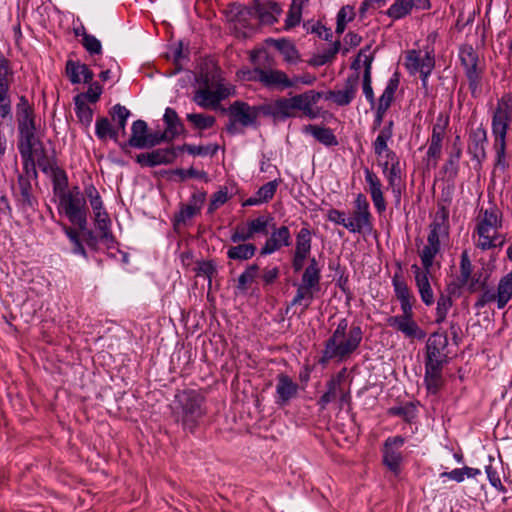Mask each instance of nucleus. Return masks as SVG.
Here are the masks:
<instances>
[{
	"label": "nucleus",
	"mask_w": 512,
	"mask_h": 512,
	"mask_svg": "<svg viewBox=\"0 0 512 512\" xmlns=\"http://www.w3.org/2000/svg\"><path fill=\"white\" fill-rule=\"evenodd\" d=\"M163 121L166 125L164 132L167 133L171 140L185 132L184 124L175 109L167 107L163 115Z\"/></svg>",
	"instance_id": "473e14b6"
},
{
	"label": "nucleus",
	"mask_w": 512,
	"mask_h": 512,
	"mask_svg": "<svg viewBox=\"0 0 512 512\" xmlns=\"http://www.w3.org/2000/svg\"><path fill=\"white\" fill-rule=\"evenodd\" d=\"M259 266L258 264L254 263L251 265H248L246 269L239 275L237 279V285L236 289L240 293H246L248 290V286L254 282L255 278L258 275Z\"/></svg>",
	"instance_id": "c03bdc74"
},
{
	"label": "nucleus",
	"mask_w": 512,
	"mask_h": 512,
	"mask_svg": "<svg viewBox=\"0 0 512 512\" xmlns=\"http://www.w3.org/2000/svg\"><path fill=\"white\" fill-rule=\"evenodd\" d=\"M487 133L483 128L475 129L470 135L468 145L469 152L477 161L481 162L486 158Z\"/></svg>",
	"instance_id": "cd10ccee"
},
{
	"label": "nucleus",
	"mask_w": 512,
	"mask_h": 512,
	"mask_svg": "<svg viewBox=\"0 0 512 512\" xmlns=\"http://www.w3.org/2000/svg\"><path fill=\"white\" fill-rule=\"evenodd\" d=\"M282 182V179H274L272 181L267 182L266 184L262 185L256 192L258 197L263 203H268L270 200L273 199L276 190L279 186V184Z\"/></svg>",
	"instance_id": "6e6d98bb"
},
{
	"label": "nucleus",
	"mask_w": 512,
	"mask_h": 512,
	"mask_svg": "<svg viewBox=\"0 0 512 512\" xmlns=\"http://www.w3.org/2000/svg\"><path fill=\"white\" fill-rule=\"evenodd\" d=\"M145 148H152L155 147L162 142H171V138L165 133L164 131H155V132H148L147 137L145 138Z\"/></svg>",
	"instance_id": "0e129e2a"
},
{
	"label": "nucleus",
	"mask_w": 512,
	"mask_h": 512,
	"mask_svg": "<svg viewBox=\"0 0 512 512\" xmlns=\"http://www.w3.org/2000/svg\"><path fill=\"white\" fill-rule=\"evenodd\" d=\"M447 214L444 206H441L436 213L433 222L430 224V232L427 237V244L419 251V256L424 267L422 271L416 264L412 265L415 274L416 285L420 297L426 305L434 302L433 292L428 279V272L433 265L436 255L440 252V236L448 234L446 225Z\"/></svg>",
	"instance_id": "f257e3e1"
},
{
	"label": "nucleus",
	"mask_w": 512,
	"mask_h": 512,
	"mask_svg": "<svg viewBox=\"0 0 512 512\" xmlns=\"http://www.w3.org/2000/svg\"><path fill=\"white\" fill-rule=\"evenodd\" d=\"M448 127V115L440 116L434 125L430 145L427 151L428 165H436L441 155L442 141Z\"/></svg>",
	"instance_id": "6ab92c4d"
},
{
	"label": "nucleus",
	"mask_w": 512,
	"mask_h": 512,
	"mask_svg": "<svg viewBox=\"0 0 512 512\" xmlns=\"http://www.w3.org/2000/svg\"><path fill=\"white\" fill-rule=\"evenodd\" d=\"M82 64L79 62H75L72 60H68L66 63V73L69 77V80L72 84H79L81 82L80 73H81Z\"/></svg>",
	"instance_id": "338daca9"
},
{
	"label": "nucleus",
	"mask_w": 512,
	"mask_h": 512,
	"mask_svg": "<svg viewBox=\"0 0 512 512\" xmlns=\"http://www.w3.org/2000/svg\"><path fill=\"white\" fill-rule=\"evenodd\" d=\"M267 44L270 46H273L275 49H277L283 56V59L285 62L289 64H296L299 59L300 55L298 50L296 49L295 45H293L289 40L282 38V39H273L269 38L266 40Z\"/></svg>",
	"instance_id": "7c9ffc66"
},
{
	"label": "nucleus",
	"mask_w": 512,
	"mask_h": 512,
	"mask_svg": "<svg viewBox=\"0 0 512 512\" xmlns=\"http://www.w3.org/2000/svg\"><path fill=\"white\" fill-rule=\"evenodd\" d=\"M130 114V111L121 104H116L111 108L110 115L112 120L117 123L118 132L121 131L122 134H125L127 119L129 118Z\"/></svg>",
	"instance_id": "603ef678"
},
{
	"label": "nucleus",
	"mask_w": 512,
	"mask_h": 512,
	"mask_svg": "<svg viewBox=\"0 0 512 512\" xmlns=\"http://www.w3.org/2000/svg\"><path fill=\"white\" fill-rule=\"evenodd\" d=\"M364 175L374 207L379 214H382L386 211V201L382 191V182L377 174L367 167L364 168Z\"/></svg>",
	"instance_id": "b1692460"
},
{
	"label": "nucleus",
	"mask_w": 512,
	"mask_h": 512,
	"mask_svg": "<svg viewBox=\"0 0 512 512\" xmlns=\"http://www.w3.org/2000/svg\"><path fill=\"white\" fill-rule=\"evenodd\" d=\"M273 220L270 216H259L255 219H252L247 222V225L252 232L253 236L255 234H268V227H270V222Z\"/></svg>",
	"instance_id": "5fc2aeb1"
},
{
	"label": "nucleus",
	"mask_w": 512,
	"mask_h": 512,
	"mask_svg": "<svg viewBox=\"0 0 512 512\" xmlns=\"http://www.w3.org/2000/svg\"><path fill=\"white\" fill-rule=\"evenodd\" d=\"M292 244V236L287 226L276 227L272 225L270 237L266 239L263 247L260 250V255H270L280 250L283 247H288Z\"/></svg>",
	"instance_id": "a211bd4d"
},
{
	"label": "nucleus",
	"mask_w": 512,
	"mask_h": 512,
	"mask_svg": "<svg viewBox=\"0 0 512 512\" xmlns=\"http://www.w3.org/2000/svg\"><path fill=\"white\" fill-rule=\"evenodd\" d=\"M488 275L482 272L475 273L473 277H471L470 282L468 281V288L471 292L478 291L480 289H485L487 286Z\"/></svg>",
	"instance_id": "774afa93"
},
{
	"label": "nucleus",
	"mask_w": 512,
	"mask_h": 512,
	"mask_svg": "<svg viewBox=\"0 0 512 512\" xmlns=\"http://www.w3.org/2000/svg\"><path fill=\"white\" fill-rule=\"evenodd\" d=\"M387 323L389 326L402 332L406 337L421 339L424 336L417 323L413 320V308L403 312L402 315L390 316L387 319Z\"/></svg>",
	"instance_id": "aec40b11"
},
{
	"label": "nucleus",
	"mask_w": 512,
	"mask_h": 512,
	"mask_svg": "<svg viewBox=\"0 0 512 512\" xmlns=\"http://www.w3.org/2000/svg\"><path fill=\"white\" fill-rule=\"evenodd\" d=\"M256 251L257 247L253 243H238L228 248L227 257L230 260L245 261L251 259Z\"/></svg>",
	"instance_id": "4c0bfd02"
},
{
	"label": "nucleus",
	"mask_w": 512,
	"mask_h": 512,
	"mask_svg": "<svg viewBox=\"0 0 512 512\" xmlns=\"http://www.w3.org/2000/svg\"><path fill=\"white\" fill-rule=\"evenodd\" d=\"M501 228L502 213L497 208L481 209L476 217L473 234L476 247L482 251L501 248L506 242Z\"/></svg>",
	"instance_id": "20e7f679"
},
{
	"label": "nucleus",
	"mask_w": 512,
	"mask_h": 512,
	"mask_svg": "<svg viewBox=\"0 0 512 512\" xmlns=\"http://www.w3.org/2000/svg\"><path fill=\"white\" fill-rule=\"evenodd\" d=\"M75 114L79 122L85 127H89L93 120V110L82 100L74 98Z\"/></svg>",
	"instance_id": "3c124183"
},
{
	"label": "nucleus",
	"mask_w": 512,
	"mask_h": 512,
	"mask_svg": "<svg viewBox=\"0 0 512 512\" xmlns=\"http://www.w3.org/2000/svg\"><path fill=\"white\" fill-rule=\"evenodd\" d=\"M343 379V372L337 376L331 377L326 383V392L319 398L317 405L320 411H324L329 403L334 401L339 392H341V383Z\"/></svg>",
	"instance_id": "2f4dec72"
},
{
	"label": "nucleus",
	"mask_w": 512,
	"mask_h": 512,
	"mask_svg": "<svg viewBox=\"0 0 512 512\" xmlns=\"http://www.w3.org/2000/svg\"><path fill=\"white\" fill-rule=\"evenodd\" d=\"M392 285L394 288L395 296L400 302L402 312H406L413 308L415 298L411 293L407 283L400 274H394L392 277Z\"/></svg>",
	"instance_id": "a878e982"
},
{
	"label": "nucleus",
	"mask_w": 512,
	"mask_h": 512,
	"mask_svg": "<svg viewBox=\"0 0 512 512\" xmlns=\"http://www.w3.org/2000/svg\"><path fill=\"white\" fill-rule=\"evenodd\" d=\"M299 385L287 374L279 373L276 376L275 403L278 406H286L297 397Z\"/></svg>",
	"instance_id": "f3484780"
},
{
	"label": "nucleus",
	"mask_w": 512,
	"mask_h": 512,
	"mask_svg": "<svg viewBox=\"0 0 512 512\" xmlns=\"http://www.w3.org/2000/svg\"><path fill=\"white\" fill-rule=\"evenodd\" d=\"M177 157L176 148H161L151 152L140 153L136 156V162L142 167H156L174 162Z\"/></svg>",
	"instance_id": "4be33fe9"
},
{
	"label": "nucleus",
	"mask_w": 512,
	"mask_h": 512,
	"mask_svg": "<svg viewBox=\"0 0 512 512\" xmlns=\"http://www.w3.org/2000/svg\"><path fill=\"white\" fill-rule=\"evenodd\" d=\"M303 132L312 135L318 142L327 147L338 145L337 137L329 127L309 124L303 127Z\"/></svg>",
	"instance_id": "c85d7f7f"
},
{
	"label": "nucleus",
	"mask_w": 512,
	"mask_h": 512,
	"mask_svg": "<svg viewBox=\"0 0 512 512\" xmlns=\"http://www.w3.org/2000/svg\"><path fill=\"white\" fill-rule=\"evenodd\" d=\"M320 280L321 268L316 258L312 257L309 259V264L303 272L301 283L320 289Z\"/></svg>",
	"instance_id": "e433bc0d"
},
{
	"label": "nucleus",
	"mask_w": 512,
	"mask_h": 512,
	"mask_svg": "<svg viewBox=\"0 0 512 512\" xmlns=\"http://www.w3.org/2000/svg\"><path fill=\"white\" fill-rule=\"evenodd\" d=\"M495 296L497 308L503 309L512 298V271L504 275L498 283Z\"/></svg>",
	"instance_id": "f704fd0d"
},
{
	"label": "nucleus",
	"mask_w": 512,
	"mask_h": 512,
	"mask_svg": "<svg viewBox=\"0 0 512 512\" xmlns=\"http://www.w3.org/2000/svg\"><path fill=\"white\" fill-rule=\"evenodd\" d=\"M318 291V288L309 287L308 285L303 283L298 284L296 294L292 299L290 306L302 305V312L306 311L314 300L315 292Z\"/></svg>",
	"instance_id": "c9c22d12"
},
{
	"label": "nucleus",
	"mask_w": 512,
	"mask_h": 512,
	"mask_svg": "<svg viewBox=\"0 0 512 512\" xmlns=\"http://www.w3.org/2000/svg\"><path fill=\"white\" fill-rule=\"evenodd\" d=\"M413 8V0H396L387 10V15L395 20L408 15Z\"/></svg>",
	"instance_id": "de8ad7c7"
},
{
	"label": "nucleus",
	"mask_w": 512,
	"mask_h": 512,
	"mask_svg": "<svg viewBox=\"0 0 512 512\" xmlns=\"http://www.w3.org/2000/svg\"><path fill=\"white\" fill-rule=\"evenodd\" d=\"M248 80L259 82L264 88L273 91L282 92L293 88L291 77L286 72L279 69L255 68L248 72Z\"/></svg>",
	"instance_id": "9d476101"
},
{
	"label": "nucleus",
	"mask_w": 512,
	"mask_h": 512,
	"mask_svg": "<svg viewBox=\"0 0 512 512\" xmlns=\"http://www.w3.org/2000/svg\"><path fill=\"white\" fill-rule=\"evenodd\" d=\"M197 214L198 212L195 211L192 206H189L188 204H182L179 212L174 215L173 224L175 227L184 225L188 220L192 219Z\"/></svg>",
	"instance_id": "680f3d73"
},
{
	"label": "nucleus",
	"mask_w": 512,
	"mask_h": 512,
	"mask_svg": "<svg viewBox=\"0 0 512 512\" xmlns=\"http://www.w3.org/2000/svg\"><path fill=\"white\" fill-rule=\"evenodd\" d=\"M353 208L347 230L350 233L370 232L373 229V216L367 197L363 193L356 195Z\"/></svg>",
	"instance_id": "f8f14e48"
},
{
	"label": "nucleus",
	"mask_w": 512,
	"mask_h": 512,
	"mask_svg": "<svg viewBox=\"0 0 512 512\" xmlns=\"http://www.w3.org/2000/svg\"><path fill=\"white\" fill-rule=\"evenodd\" d=\"M179 150V151H186L187 153H189L190 155H193V156H207V155H214L216 154L217 150H218V146L217 145H212V144H209V145H206V146H196V145H192V144H183L182 146H178L176 148V151Z\"/></svg>",
	"instance_id": "864d4df0"
},
{
	"label": "nucleus",
	"mask_w": 512,
	"mask_h": 512,
	"mask_svg": "<svg viewBox=\"0 0 512 512\" xmlns=\"http://www.w3.org/2000/svg\"><path fill=\"white\" fill-rule=\"evenodd\" d=\"M186 119L192 125L193 129L199 131L212 128L216 122L214 116L203 113H189L186 115Z\"/></svg>",
	"instance_id": "37998d69"
},
{
	"label": "nucleus",
	"mask_w": 512,
	"mask_h": 512,
	"mask_svg": "<svg viewBox=\"0 0 512 512\" xmlns=\"http://www.w3.org/2000/svg\"><path fill=\"white\" fill-rule=\"evenodd\" d=\"M405 65L410 73H419L425 81L434 67V59L428 53L422 54L421 51L411 50L406 56Z\"/></svg>",
	"instance_id": "412c9836"
},
{
	"label": "nucleus",
	"mask_w": 512,
	"mask_h": 512,
	"mask_svg": "<svg viewBox=\"0 0 512 512\" xmlns=\"http://www.w3.org/2000/svg\"><path fill=\"white\" fill-rule=\"evenodd\" d=\"M82 40L81 44L86 49L88 53L91 55L101 54L102 53V44L101 42L92 34H88L84 29L81 34Z\"/></svg>",
	"instance_id": "4d7b16f0"
},
{
	"label": "nucleus",
	"mask_w": 512,
	"mask_h": 512,
	"mask_svg": "<svg viewBox=\"0 0 512 512\" xmlns=\"http://www.w3.org/2000/svg\"><path fill=\"white\" fill-rule=\"evenodd\" d=\"M253 237L254 236H253L252 232H250L248 225L246 227L238 225L232 232V234L230 236V240L233 243H242V242L244 243L245 241H248V240L252 239Z\"/></svg>",
	"instance_id": "69168bd1"
},
{
	"label": "nucleus",
	"mask_w": 512,
	"mask_h": 512,
	"mask_svg": "<svg viewBox=\"0 0 512 512\" xmlns=\"http://www.w3.org/2000/svg\"><path fill=\"white\" fill-rule=\"evenodd\" d=\"M49 175L52 177L53 192L58 198L68 193V177L64 169L59 166L54 167L53 170L49 172Z\"/></svg>",
	"instance_id": "ea45409f"
},
{
	"label": "nucleus",
	"mask_w": 512,
	"mask_h": 512,
	"mask_svg": "<svg viewBox=\"0 0 512 512\" xmlns=\"http://www.w3.org/2000/svg\"><path fill=\"white\" fill-rule=\"evenodd\" d=\"M354 17L353 8L351 6L342 7L337 13V22L335 32L342 34L345 30L347 22L351 21Z\"/></svg>",
	"instance_id": "bf43d9fd"
},
{
	"label": "nucleus",
	"mask_w": 512,
	"mask_h": 512,
	"mask_svg": "<svg viewBox=\"0 0 512 512\" xmlns=\"http://www.w3.org/2000/svg\"><path fill=\"white\" fill-rule=\"evenodd\" d=\"M392 126H393V122L390 121L388 126L384 127L380 131V133L376 137L375 141L373 142L374 153L378 157H382L383 154L389 150L387 142L392 137Z\"/></svg>",
	"instance_id": "a18cd8bd"
},
{
	"label": "nucleus",
	"mask_w": 512,
	"mask_h": 512,
	"mask_svg": "<svg viewBox=\"0 0 512 512\" xmlns=\"http://www.w3.org/2000/svg\"><path fill=\"white\" fill-rule=\"evenodd\" d=\"M14 82V71L11 61L0 50V117L12 120L11 85Z\"/></svg>",
	"instance_id": "1a4fd4ad"
},
{
	"label": "nucleus",
	"mask_w": 512,
	"mask_h": 512,
	"mask_svg": "<svg viewBox=\"0 0 512 512\" xmlns=\"http://www.w3.org/2000/svg\"><path fill=\"white\" fill-rule=\"evenodd\" d=\"M322 98V93L308 90L290 98L279 97L273 102L260 105L262 115L272 118L275 122H283L296 117V111H302L305 116L315 119L319 113L313 106Z\"/></svg>",
	"instance_id": "7ed1b4c3"
},
{
	"label": "nucleus",
	"mask_w": 512,
	"mask_h": 512,
	"mask_svg": "<svg viewBox=\"0 0 512 512\" xmlns=\"http://www.w3.org/2000/svg\"><path fill=\"white\" fill-rule=\"evenodd\" d=\"M94 220L97 229L100 231V239L108 248L112 247L115 238L111 231V220L106 211L94 213Z\"/></svg>",
	"instance_id": "72a5a7b5"
},
{
	"label": "nucleus",
	"mask_w": 512,
	"mask_h": 512,
	"mask_svg": "<svg viewBox=\"0 0 512 512\" xmlns=\"http://www.w3.org/2000/svg\"><path fill=\"white\" fill-rule=\"evenodd\" d=\"M59 211L79 229H85L87 226L89 210L86 198L78 186H74L68 193L59 197Z\"/></svg>",
	"instance_id": "6e6552de"
},
{
	"label": "nucleus",
	"mask_w": 512,
	"mask_h": 512,
	"mask_svg": "<svg viewBox=\"0 0 512 512\" xmlns=\"http://www.w3.org/2000/svg\"><path fill=\"white\" fill-rule=\"evenodd\" d=\"M16 121L18 125V151L20 155L37 153L40 140L36 136V125L33 106L25 95L18 97L15 107Z\"/></svg>",
	"instance_id": "0eeeda50"
},
{
	"label": "nucleus",
	"mask_w": 512,
	"mask_h": 512,
	"mask_svg": "<svg viewBox=\"0 0 512 512\" xmlns=\"http://www.w3.org/2000/svg\"><path fill=\"white\" fill-rule=\"evenodd\" d=\"M398 86L399 79L395 74L392 78L389 79L382 95L380 96L377 106L378 108H381L386 111L389 109L394 100V95L396 90L398 89Z\"/></svg>",
	"instance_id": "79ce46f5"
},
{
	"label": "nucleus",
	"mask_w": 512,
	"mask_h": 512,
	"mask_svg": "<svg viewBox=\"0 0 512 512\" xmlns=\"http://www.w3.org/2000/svg\"><path fill=\"white\" fill-rule=\"evenodd\" d=\"M312 246V233L308 226L302 227L296 234L295 251L310 254Z\"/></svg>",
	"instance_id": "09e8293b"
},
{
	"label": "nucleus",
	"mask_w": 512,
	"mask_h": 512,
	"mask_svg": "<svg viewBox=\"0 0 512 512\" xmlns=\"http://www.w3.org/2000/svg\"><path fill=\"white\" fill-rule=\"evenodd\" d=\"M363 339V331L359 325L349 326L347 318L338 321L336 329L326 340L322 350L319 364L326 365L332 360L339 362L346 360L360 346Z\"/></svg>",
	"instance_id": "f03ea898"
},
{
	"label": "nucleus",
	"mask_w": 512,
	"mask_h": 512,
	"mask_svg": "<svg viewBox=\"0 0 512 512\" xmlns=\"http://www.w3.org/2000/svg\"><path fill=\"white\" fill-rule=\"evenodd\" d=\"M441 365L425 364L424 381L429 393L437 394L444 385Z\"/></svg>",
	"instance_id": "c756f323"
},
{
	"label": "nucleus",
	"mask_w": 512,
	"mask_h": 512,
	"mask_svg": "<svg viewBox=\"0 0 512 512\" xmlns=\"http://www.w3.org/2000/svg\"><path fill=\"white\" fill-rule=\"evenodd\" d=\"M228 113L240 125L249 127L258 125V117L262 114V110L260 105L250 106L244 101H235L229 106Z\"/></svg>",
	"instance_id": "2eb2a0df"
},
{
	"label": "nucleus",
	"mask_w": 512,
	"mask_h": 512,
	"mask_svg": "<svg viewBox=\"0 0 512 512\" xmlns=\"http://www.w3.org/2000/svg\"><path fill=\"white\" fill-rule=\"evenodd\" d=\"M360 76L358 72L350 74L344 82L342 89L329 90L326 95V100L333 101L339 107H345L352 103L356 98Z\"/></svg>",
	"instance_id": "4468645a"
},
{
	"label": "nucleus",
	"mask_w": 512,
	"mask_h": 512,
	"mask_svg": "<svg viewBox=\"0 0 512 512\" xmlns=\"http://www.w3.org/2000/svg\"><path fill=\"white\" fill-rule=\"evenodd\" d=\"M89 84L90 85L86 92L77 94L74 98H77L78 100H82L84 102L89 101L91 103H96L102 94V87L98 82H92Z\"/></svg>",
	"instance_id": "052dcab7"
},
{
	"label": "nucleus",
	"mask_w": 512,
	"mask_h": 512,
	"mask_svg": "<svg viewBox=\"0 0 512 512\" xmlns=\"http://www.w3.org/2000/svg\"><path fill=\"white\" fill-rule=\"evenodd\" d=\"M403 436L388 437L383 447V463L395 474L399 473L403 460L400 448L404 445Z\"/></svg>",
	"instance_id": "dca6fc26"
},
{
	"label": "nucleus",
	"mask_w": 512,
	"mask_h": 512,
	"mask_svg": "<svg viewBox=\"0 0 512 512\" xmlns=\"http://www.w3.org/2000/svg\"><path fill=\"white\" fill-rule=\"evenodd\" d=\"M458 58L469 81V87L474 94L480 85L484 70L483 64L476 50L467 44L459 48Z\"/></svg>",
	"instance_id": "9b49d317"
},
{
	"label": "nucleus",
	"mask_w": 512,
	"mask_h": 512,
	"mask_svg": "<svg viewBox=\"0 0 512 512\" xmlns=\"http://www.w3.org/2000/svg\"><path fill=\"white\" fill-rule=\"evenodd\" d=\"M63 230L72 245V253L87 259L88 255L83 245V240L81 239L80 233L76 229L66 225H64Z\"/></svg>",
	"instance_id": "49530a36"
},
{
	"label": "nucleus",
	"mask_w": 512,
	"mask_h": 512,
	"mask_svg": "<svg viewBox=\"0 0 512 512\" xmlns=\"http://www.w3.org/2000/svg\"><path fill=\"white\" fill-rule=\"evenodd\" d=\"M512 122V93H505L497 100L491 117V132L494 137L496 165L502 169L507 167L506 136Z\"/></svg>",
	"instance_id": "423d86ee"
},
{
	"label": "nucleus",
	"mask_w": 512,
	"mask_h": 512,
	"mask_svg": "<svg viewBox=\"0 0 512 512\" xmlns=\"http://www.w3.org/2000/svg\"><path fill=\"white\" fill-rule=\"evenodd\" d=\"M23 162V173L19 176H26L28 177V180L36 179L37 178V170L35 165V158L34 154L29 155H20Z\"/></svg>",
	"instance_id": "e2e57ef3"
},
{
	"label": "nucleus",
	"mask_w": 512,
	"mask_h": 512,
	"mask_svg": "<svg viewBox=\"0 0 512 512\" xmlns=\"http://www.w3.org/2000/svg\"><path fill=\"white\" fill-rule=\"evenodd\" d=\"M17 184L18 192L14 193L17 206L23 212L35 211L38 201L33 194L31 180H28V177L26 176H18Z\"/></svg>",
	"instance_id": "5701e85b"
},
{
	"label": "nucleus",
	"mask_w": 512,
	"mask_h": 512,
	"mask_svg": "<svg viewBox=\"0 0 512 512\" xmlns=\"http://www.w3.org/2000/svg\"><path fill=\"white\" fill-rule=\"evenodd\" d=\"M35 164L37 163L38 167L45 174H49L54 167H57V160L55 157H49L45 151V149L41 146V149L37 148V153H34Z\"/></svg>",
	"instance_id": "8fccbe9b"
},
{
	"label": "nucleus",
	"mask_w": 512,
	"mask_h": 512,
	"mask_svg": "<svg viewBox=\"0 0 512 512\" xmlns=\"http://www.w3.org/2000/svg\"><path fill=\"white\" fill-rule=\"evenodd\" d=\"M173 416L184 431L194 433L206 413L205 398L197 390L185 389L175 395Z\"/></svg>",
	"instance_id": "39448f33"
},
{
	"label": "nucleus",
	"mask_w": 512,
	"mask_h": 512,
	"mask_svg": "<svg viewBox=\"0 0 512 512\" xmlns=\"http://www.w3.org/2000/svg\"><path fill=\"white\" fill-rule=\"evenodd\" d=\"M225 94L222 89L218 88L215 91H211L208 88L198 89L194 96L193 101L201 108H217L220 102L225 98Z\"/></svg>",
	"instance_id": "bb28decb"
},
{
	"label": "nucleus",
	"mask_w": 512,
	"mask_h": 512,
	"mask_svg": "<svg viewBox=\"0 0 512 512\" xmlns=\"http://www.w3.org/2000/svg\"><path fill=\"white\" fill-rule=\"evenodd\" d=\"M147 133L148 125L144 120L138 119L134 121L128 141L119 143L121 151L125 154H130V148L145 149Z\"/></svg>",
	"instance_id": "393cba45"
},
{
	"label": "nucleus",
	"mask_w": 512,
	"mask_h": 512,
	"mask_svg": "<svg viewBox=\"0 0 512 512\" xmlns=\"http://www.w3.org/2000/svg\"><path fill=\"white\" fill-rule=\"evenodd\" d=\"M478 475H481V471L479 469L465 466L451 470L450 480L460 483L464 481L465 478H475Z\"/></svg>",
	"instance_id": "13d9d810"
},
{
	"label": "nucleus",
	"mask_w": 512,
	"mask_h": 512,
	"mask_svg": "<svg viewBox=\"0 0 512 512\" xmlns=\"http://www.w3.org/2000/svg\"><path fill=\"white\" fill-rule=\"evenodd\" d=\"M448 362V336L446 332L433 333L426 343L425 364L444 365Z\"/></svg>",
	"instance_id": "ddd939ff"
},
{
	"label": "nucleus",
	"mask_w": 512,
	"mask_h": 512,
	"mask_svg": "<svg viewBox=\"0 0 512 512\" xmlns=\"http://www.w3.org/2000/svg\"><path fill=\"white\" fill-rule=\"evenodd\" d=\"M388 414L403 418L408 423H413L417 418V405L413 402H407L403 405L394 406L388 409Z\"/></svg>",
	"instance_id": "a19ab883"
},
{
	"label": "nucleus",
	"mask_w": 512,
	"mask_h": 512,
	"mask_svg": "<svg viewBox=\"0 0 512 512\" xmlns=\"http://www.w3.org/2000/svg\"><path fill=\"white\" fill-rule=\"evenodd\" d=\"M95 134L99 140H106L110 138L119 145L118 130L113 128L109 119L106 117H99L95 124Z\"/></svg>",
	"instance_id": "58836bf2"
}]
</instances>
